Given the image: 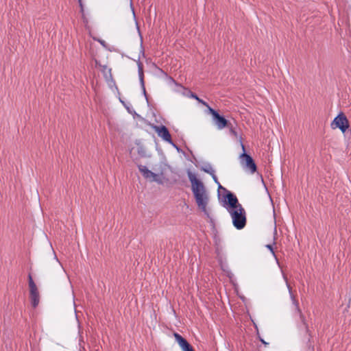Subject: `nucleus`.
Segmentation results:
<instances>
[{"mask_svg":"<svg viewBox=\"0 0 351 351\" xmlns=\"http://www.w3.org/2000/svg\"><path fill=\"white\" fill-rule=\"evenodd\" d=\"M188 178L191 184V191L193 192L195 202L198 208L204 213H207V205L209 202V195L204 183L199 180L196 175L193 172L188 171Z\"/></svg>","mask_w":351,"mask_h":351,"instance_id":"f257e3e1","label":"nucleus"},{"mask_svg":"<svg viewBox=\"0 0 351 351\" xmlns=\"http://www.w3.org/2000/svg\"><path fill=\"white\" fill-rule=\"evenodd\" d=\"M228 212L232 219L234 226L239 230L243 228L246 224V217L242 206H238L236 209H228Z\"/></svg>","mask_w":351,"mask_h":351,"instance_id":"f03ea898","label":"nucleus"},{"mask_svg":"<svg viewBox=\"0 0 351 351\" xmlns=\"http://www.w3.org/2000/svg\"><path fill=\"white\" fill-rule=\"evenodd\" d=\"M332 129L339 128L342 132H345L349 128V122L343 113L339 114L331 123Z\"/></svg>","mask_w":351,"mask_h":351,"instance_id":"7ed1b4c3","label":"nucleus"},{"mask_svg":"<svg viewBox=\"0 0 351 351\" xmlns=\"http://www.w3.org/2000/svg\"><path fill=\"white\" fill-rule=\"evenodd\" d=\"M208 112L212 114L215 124L219 130L227 128V126L230 123L211 107H208Z\"/></svg>","mask_w":351,"mask_h":351,"instance_id":"20e7f679","label":"nucleus"},{"mask_svg":"<svg viewBox=\"0 0 351 351\" xmlns=\"http://www.w3.org/2000/svg\"><path fill=\"white\" fill-rule=\"evenodd\" d=\"M138 170L145 178L148 179L152 182L162 184V180L159 177V176L149 170L147 167L140 165L138 166Z\"/></svg>","mask_w":351,"mask_h":351,"instance_id":"39448f33","label":"nucleus"},{"mask_svg":"<svg viewBox=\"0 0 351 351\" xmlns=\"http://www.w3.org/2000/svg\"><path fill=\"white\" fill-rule=\"evenodd\" d=\"M240 157L241 163L243 168L250 171L252 173H254L256 171V165L252 158L245 152H243Z\"/></svg>","mask_w":351,"mask_h":351,"instance_id":"423d86ee","label":"nucleus"},{"mask_svg":"<svg viewBox=\"0 0 351 351\" xmlns=\"http://www.w3.org/2000/svg\"><path fill=\"white\" fill-rule=\"evenodd\" d=\"M153 129L157 133V134L162 138V140L173 144L171 134L167 129V128L165 125H154Z\"/></svg>","mask_w":351,"mask_h":351,"instance_id":"0eeeda50","label":"nucleus"},{"mask_svg":"<svg viewBox=\"0 0 351 351\" xmlns=\"http://www.w3.org/2000/svg\"><path fill=\"white\" fill-rule=\"evenodd\" d=\"M173 335L182 351H195L192 346L180 334L175 332Z\"/></svg>","mask_w":351,"mask_h":351,"instance_id":"6e6552de","label":"nucleus"},{"mask_svg":"<svg viewBox=\"0 0 351 351\" xmlns=\"http://www.w3.org/2000/svg\"><path fill=\"white\" fill-rule=\"evenodd\" d=\"M29 298L32 306L36 308L40 301V295L36 286L29 288Z\"/></svg>","mask_w":351,"mask_h":351,"instance_id":"1a4fd4ad","label":"nucleus"},{"mask_svg":"<svg viewBox=\"0 0 351 351\" xmlns=\"http://www.w3.org/2000/svg\"><path fill=\"white\" fill-rule=\"evenodd\" d=\"M226 197L230 207L229 209H236L237 208L238 206H241L240 204H239L237 197L231 192L228 191Z\"/></svg>","mask_w":351,"mask_h":351,"instance_id":"9d476101","label":"nucleus"},{"mask_svg":"<svg viewBox=\"0 0 351 351\" xmlns=\"http://www.w3.org/2000/svg\"><path fill=\"white\" fill-rule=\"evenodd\" d=\"M227 128L229 129L230 134L234 136L238 141H239L241 146L242 147V149L243 152H245V146L243 143V139L241 136L239 135L238 132L235 130V128L233 126V125L230 123Z\"/></svg>","mask_w":351,"mask_h":351,"instance_id":"9b49d317","label":"nucleus"},{"mask_svg":"<svg viewBox=\"0 0 351 351\" xmlns=\"http://www.w3.org/2000/svg\"><path fill=\"white\" fill-rule=\"evenodd\" d=\"M287 287H288V289H289L290 297H291V300H292V303L294 305L295 309L296 311H300L299 306H298V302L295 299L294 295L292 293L291 287H290V285L287 282Z\"/></svg>","mask_w":351,"mask_h":351,"instance_id":"f8f14e48","label":"nucleus"},{"mask_svg":"<svg viewBox=\"0 0 351 351\" xmlns=\"http://www.w3.org/2000/svg\"><path fill=\"white\" fill-rule=\"evenodd\" d=\"M138 75H139V79H140V81H141V85H142V87H143V92L145 94V86H144V80H143V65L141 63H138Z\"/></svg>","mask_w":351,"mask_h":351,"instance_id":"ddd939ff","label":"nucleus"},{"mask_svg":"<svg viewBox=\"0 0 351 351\" xmlns=\"http://www.w3.org/2000/svg\"><path fill=\"white\" fill-rule=\"evenodd\" d=\"M190 97L191 98L196 99L199 104H202L203 106H206L208 109V107H210L209 105L206 101H204L202 99L199 98L195 94H194L191 92L190 93Z\"/></svg>","mask_w":351,"mask_h":351,"instance_id":"4468645a","label":"nucleus"},{"mask_svg":"<svg viewBox=\"0 0 351 351\" xmlns=\"http://www.w3.org/2000/svg\"><path fill=\"white\" fill-rule=\"evenodd\" d=\"M202 170L204 172L209 173L210 175L213 174V172L215 171V170L213 169V167L210 165H208L205 167H203Z\"/></svg>","mask_w":351,"mask_h":351,"instance_id":"2eb2a0df","label":"nucleus"},{"mask_svg":"<svg viewBox=\"0 0 351 351\" xmlns=\"http://www.w3.org/2000/svg\"><path fill=\"white\" fill-rule=\"evenodd\" d=\"M28 282H29V287L31 288V287H36V284L34 283L33 279H32V277L31 276V274H29L28 276Z\"/></svg>","mask_w":351,"mask_h":351,"instance_id":"dca6fc26","label":"nucleus"},{"mask_svg":"<svg viewBox=\"0 0 351 351\" xmlns=\"http://www.w3.org/2000/svg\"><path fill=\"white\" fill-rule=\"evenodd\" d=\"M211 176H212L213 179L214 180L215 182V183H217V184H218V186H219V189H224V190H225V189H224V188H223V187L221 186V185L220 184V183L219 182L218 179H217V176H216V175L215 174V171L213 172V174H211Z\"/></svg>","mask_w":351,"mask_h":351,"instance_id":"f3484780","label":"nucleus"},{"mask_svg":"<svg viewBox=\"0 0 351 351\" xmlns=\"http://www.w3.org/2000/svg\"><path fill=\"white\" fill-rule=\"evenodd\" d=\"M266 247L274 254V249L271 245H267Z\"/></svg>","mask_w":351,"mask_h":351,"instance_id":"a211bd4d","label":"nucleus"},{"mask_svg":"<svg viewBox=\"0 0 351 351\" xmlns=\"http://www.w3.org/2000/svg\"><path fill=\"white\" fill-rule=\"evenodd\" d=\"M79 3H80V5L82 10H83V7H82V2H81V0H79Z\"/></svg>","mask_w":351,"mask_h":351,"instance_id":"6ab92c4d","label":"nucleus"},{"mask_svg":"<svg viewBox=\"0 0 351 351\" xmlns=\"http://www.w3.org/2000/svg\"><path fill=\"white\" fill-rule=\"evenodd\" d=\"M262 342L265 344H266L265 341H264L263 340H262Z\"/></svg>","mask_w":351,"mask_h":351,"instance_id":"aec40b11","label":"nucleus"}]
</instances>
